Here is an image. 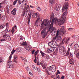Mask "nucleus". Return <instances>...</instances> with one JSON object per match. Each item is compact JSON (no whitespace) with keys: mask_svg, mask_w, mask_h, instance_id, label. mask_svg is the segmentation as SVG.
<instances>
[{"mask_svg":"<svg viewBox=\"0 0 79 79\" xmlns=\"http://www.w3.org/2000/svg\"><path fill=\"white\" fill-rule=\"evenodd\" d=\"M18 0H15L14 2H13V5H16V3H17V2Z\"/></svg>","mask_w":79,"mask_h":79,"instance_id":"33","label":"nucleus"},{"mask_svg":"<svg viewBox=\"0 0 79 79\" xmlns=\"http://www.w3.org/2000/svg\"><path fill=\"white\" fill-rule=\"evenodd\" d=\"M70 55L71 57H73V53L70 52Z\"/></svg>","mask_w":79,"mask_h":79,"instance_id":"54","label":"nucleus"},{"mask_svg":"<svg viewBox=\"0 0 79 79\" xmlns=\"http://www.w3.org/2000/svg\"><path fill=\"white\" fill-rule=\"evenodd\" d=\"M37 71H38L39 73H40V69L38 68V69H37Z\"/></svg>","mask_w":79,"mask_h":79,"instance_id":"56","label":"nucleus"},{"mask_svg":"<svg viewBox=\"0 0 79 79\" xmlns=\"http://www.w3.org/2000/svg\"><path fill=\"white\" fill-rule=\"evenodd\" d=\"M59 33V30H58L57 32L56 35V36H58V33Z\"/></svg>","mask_w":79,"mask_h":79,"instance_id":"52","label":"nucleus"},{"mask_svg":"<svg viewBox=\"0 0 79 79\" xmlns=\"http://www.w3.org/2000/svg\"><path fill=\"white\" fill-rule=\"evenodd\" d=\"M40 53L41 54V55L43 58H45V56H46V55L44 52H42V51H40Z\"/></svg>","mask_w":79,"mask_h":79,"instance_id":"18","label":"nucleus"},{"mask_svg":"<svg viewBox=\"0 0 79 79\" xmlns=\"http://www.w3.org/2000/svg\"><path fill=\"white\" fill-rule=\"evenodd\" d=\"M29 11H30V12H31V14H32V13H34V11L32 10H29Z\"/></svg>","mask_w":79,"mask_h":79,"instance_id":"47","label":"nucleus"},{"mask_svg":"<svg viewBox=\"0 0 79 79\" xmlns=\"http://www.w3.org/2000/svg\"><path fill=\"white\" fill-rule=\"evenodd\" d=\"M54 53L55 54V55H57V53H58V52L55 51V52H54Z\"/></svg>","mask_w":79,"mask_h":79,"instance_id":"59","label":"nucleus"},{"mask_svg":"<svg viewBox=\"0 0 79 79\" xmlns=\"http://www.w3.org/2000/svg\"><path fill=\"white\" fill-rule=\"evenodd\" d=\"M5 27V25H0V29H3L4 27Z\"/></svg>","mask_w":79,"mask_h":79,"instance_id":"27","label":"nucleus"},{"mask_svg":"<svg viewBox=\"0 0 79 79\" xmlns=\"http://www.w3.org/2000/svg\"><path fill=\"white\" fill-rule=\"evenodd\" d=\"M11 32L12 34H13V33H14V32H15V29H14V28H13L12 29Z\"/></svg>","mask_w":79,"mask_h":79,"instance_id":"36","label":"nucleus"},{"mask_svg":"<svg viewBox=\"0 0 79 79\" xmlns=\"http://www.w3.org/2000/svg\"><path fill=\"white\" fill-rule=\"evenodd\" d=\"M58 48H56V52H58Z\"/></svg>","mask_w":79,"mask_h":79,"instance_id":"62","label":"nucleus"},{"mask_svg":"<svg viewBox=\"0 0 79 79\" xmlns=\"http://www.w3.org/2000/svg\"><path fill=\"white\" fill-rule=\"evenodd\" d=\"M65 38H64V39H63V40H62V43H63V44H64V42H65Z\"/></svg>","mask_w":79,"mask_h":79,"instance_id":"51","label":"nucleus"},{"mask_svg":"<svg viewBox=\"0 0 79 79\" xmlns=\"http://www.w3.org/2000/svg\"><path fill=\"white\" fill-rule=\"evenodd\" d=\"M37 10H38V11H40L41 10L40 7H37Z\"/></svg>","mask_w":79,"mask_h":79,"instance_id":"46","label":"nucleus"},{"mask_svg":"<svg viewBox=\"0 0 79 79\" xmlns=\"http://www.w3.org/2000/svg\"><path fill=\"white\" fill-rule=\"evenodd\" d=\"M56 39V37H55L53 40H52V42H56L55 41Z\"/></svg>","mask_w":79,"mask_h":79,"instance_id":"42","label":"nucleus"},{"mask_svg":"<svg viewBox=\"0 0 79 79\" xmlns=\"http://www.w3.org/2000/svg\"><path fill=\"white\" fill-rule=\"evenodd\" d=\"M61 79H64V76H62L61 78Z\"/></svg>","mask_w":79,"mask_h":79,"instance_id":"57","label":"nucleus"},{"mask_svg":"<svg viewBox=\"0 0 79 79\" xmlns=\"http://www.w3.org/2000/svg\"><path fill=\"white\" fill-rule=\"evenodd\" d=\"M5 31L6 32V33L7 32H10V30L8 31V28H6V30H5Z\"/></svg>","mask_w":79,"mask_h":79,"instance_id":"49","label":"nucleus"},{"mask_svg":"<svg viewBox=\"0 0 79 79\" xmlns=\"http://www.w3.org/2000/svg\"><path fill=\"white\" fill-rule=\"evenodd\" d=\"M70 64H74V60H73V58H72L71 59H70Z\"/></svg>","mask_w":79,"mask_h":79,"instance_id":"19","label":"nucleus"},{"mask_svg":"<svg viewBox=\"0 0 79 79\" xmlns=\"http://www.w3.org/2000/svg\"><path fill=\"white\" fill-rule=\"evenodd\" d=\"M23 61H27V60H26V59L25 58H24V59H23Z\"/></svg>","mask_w":79,"mask_h":79,"instance_id":"64","label":"nucleus"},{"mask_svg":"<svg viewBox=\"0 0 79 79\" xmlns=\"http://www.w3.org/2000/svg\"><path fill=\"white\" fill-rule=\"evenodd\" d=\"M57 36V37L56 40V41H57V42H60V41H61V40H62V38L60 36L58 35Z\"/></svg>","mask_w":79,"mask_h":79,"instance_id":"16","label":"nucleus"},{"mask_svg":"<svg viewBox=\"0 0 79 79\" xmlns=\"http://www.w3.org/2000/svg\"><path fill=\"white\" fill-rule=\"evenodd\" d=\"M26 69L28 71H30V69L28 68V67H26Z\"/></svg>","mask_w":79,"mask_h":79,"instance_id":"39","label":"nucleus"},{"mask_svg":"<svg viewBox=\"0 0 79 79\" xmlns=\"http://www.w3.org/2000/svg\"><path fill=\"white\" fill-rule=\"evenodd\" d=\"M40 19V17H38V18H37V20H36V21H39Z\"/></svg>","mask_w":79,"mask_h":79,"instance_id":"60","label":"nucleus"},{"mask_svg":"<svg viewBox=\"0 0 79 79\" xmlns=\"http://www.w3.org/2000/svg\"><path fill=\"white\" fill-rule=\"evenodd\" d=\"M76 56L77 58L78 59H79V52L77 53Z\"/></svg>","mask_w":79,"mask_h":79,"instance_id":"35","label":"nucleus"},{"mask_svg":"<svg viewBox=\"0 0 79 79\" xmlns=\"http://www.w3.org/2000/svg\"><path fill=\"white\" fill-rule=\"evenodd\" d=\"M35 52V50L32 51H31V52H32L31 54H32V55H34V53Z\"/></svg>","mask_w":79,"mask_h":79,"instance_id":"53","label":"nucleus"},{"mask_svg":"<svg viewBox=\"0 0 79 79\" xmlns=\"http://www.w3.org/2000/svg\"><path fill=\"white\" fill-rule=\"evenodd\" d=\"M70 48H69L68 49V50L66 53L64 55V57H67L69 55V52H70Z\"/></svg>","mask_w":79,"mask_h":79,"instance_id":"9","label":"nucleus"},{"mask_svg":"<svg viewBox=\"0 0 79 79\" xmlns=\"http://www.w3.org/2000/svg\"><path fill=\"white\" fill-rule=\"evenodd\" d=\"M17 57H18L17 56H16V55L14 56V62H15V63H17Z\"/></svg>","mask_w":79,"mask_h":79,"instance_id":"20","label":"nucleus"},{"mask_svg":"<svg viewBox=\"0 0 79 79\" xmlns=\"http://www.w3.org/2000/svg\"><path fill=\"white\" fill-rule=\"evenodd\" d=\"M15 52H16V50H15V49H13L12 52H11V53H12V54H13V53H14Z\"/></svg>","mask_w":79,"mask_h":79,"instance_id":"38","label":"nucleus"},{"mask_svg":"<svg viewBox=\"0 0 79 79\" xmlns=\"http://www.w3.org/2000/svg\"><path fill=\"white\" fill-rule=\"evenodd\" d=\"M65 32H66V31L64 28V26H63L60 30V35H63L65 34Z\"/></svg>","mask_w":79,"mask_h":79,"instance_id":"6","label":"nucleus"},{"mask_svg":"<svg viewBox=\"0 0 79 79\" xmlns=\"http://www.w3.org/2000/svg\"><path fill=\"white\" fill-rule=\"evenodd\" d=\"M65 50L64 47L63 46H60L59 47V51L60 50Z\"/></svg>","mask_w":79,"mask_h":79,"instance_id":"17","label":"nucleus"},{"mask_svg":"<svg viewBox=\"0 0 79 79\" xmlns=\"http://www.w3.org/2000/svg\"><path fill=\"white\" fill-rule=\"evenodd\" d=\"M28 10L26 9V11L23 12L22 16H25V17H28L29 15V14L28 13Z\"/></svg>","mask_w":79,"mask_h":79,"instance_id":"7","label":"nucleus"},{"mask_svg":"<svg viewBox=\"0 0 79 79\" xmlns=\"http://www.w3.org/2000/svg\"><path fill=\"white\" fill-rule=\"evenodd\" d=\"M29 13H30L29 15V17L28 18V24H29V23H30V20H31V15H32V13H31L30 11H29Z\"/></svg>","mask_w":79,"mask_h":79,"instance_id":"15","label":"nucleus"},{"mask_svg":"<svg viewBox=\"0 0 79 79\" xmlns=\"http://www.w3.org/2000/svg\"><path fill=\"white\" fill-rule=\"evenodd\" d=\"M68 9V2H65L64 4V6L63 7L62 12H64L65 10H67V9ZM67 13H68V11H67V10H66L63 13V14L62 16V20H61L60 19L58 20L57 18H54V15L53 13L51 14V15L50 20L48 22V23L50 24L52 20L51 23L50 25V27L49 28L50 30H52L53 31L54 29H55V27H54V29H53V23L55 21V22H57L59 26H61V25L63 24V20H64L66 19V15H67Z\"/></svg>","mask_w":79,"mask_h":79,"instance_id":"1","label":"nucleus"},{"mask_svg":"<svg viewBox=\"0 0 79 79\" xmlns=\"http://www.w3.org/2000/svg\"><path fill=\"white\" fill-rule=\"evenodd\" d=\"M35 59L34 60V62L35 63H36V60H37V57H35Z\"/></svg>","mask_w":79,"mask_h":79,"instance_id":"40","label":"nucleus"},{"mask_svg":"<svg viewBox=\"0 0 79 79\" xmlns=\"http://www.w3.org/2000/svg\"><path fill=\"white\" fill-rule=\"evenodd\" d=\"M48 45L49 47H51L53 48H56V42L52 41L48 43Z\"/></svg>","mask_w":79,"mask_h":79,"instance_id":"3","label":"nucleus"},{"mask_svg":"<svg viewBox=\"0 0 79 79\" xmlns=\"http://www.w3.org/2000/svg\"><path fill=\"white\" fill-rule=\"evenodd\" d=\"M46 73L48 74V75H51V73H50L47 69H46L45 70Z\"/></svg>","mask_w":79,"mask_h":79,"instance_id":"30","label":"nucleus"},{"mask_svg":"<svg viewBox=\"0 0 79 79\" xmlns=\"http://www.w3.org/2000/svg\"><path fill=\"white\" fill-rule=\"evenodd\" d=\"M48 69L50 71H52V72L54 73V72H55L56 69L55 66V65H52L48 68Z\"/></svg>","mask_w":79,"mask_h":79,"instance_id":"4","label":"nucleus"},{"mask_svg":"<svg viewBox=\"0 0 79 79\" xmlns=\"http://www.w3.org/2000/svg\"><path fill=\"white\" fill-rule=\"evenodd\" d=\"M5 15H4L3 16H2V17L1 18V19H2V21H5Z\"/></svg>","mask_w":79,"mask_h":79,"instance_id":"29","label":"nucleus"},{"mask_svg":"<svg viewBox=\"0 0 79 79\" xmlns=\"http://www.w3.org/2000/svg\"><path fill=\"white\" fill-rule=\"evenodd\" d=\"M74 47L75 48H77V47H79V46L78 45V44H76L74 46Z\"/></svg>","mask_w":79,"mask_h":79,"instance_id":"45","label":"nucleus"},{"mask_svg":"<svg viewBox=\"0 0 79 79\" xmlns=\"http://www.w3.org/2000/svg\"><path fill=\"white\" fill-rule=\"evenodd\" d=\"M21 45L22 46H24V47H25L26 45H27V43H26V41L23 42L21 43Z\"/></svg>","mask_w":79,"mask_h":79,"instance_id":"21","label":"nucleus"},{"mask_svg":"<svg viewBox=\"0 0 79 79\" xmlns=\"http://www.w3.org/2000/svg\"><path fill=\"white\" fill-rule=\"evenodd\" d=\"M41 32V34L43 35V38L44 39L46 37V35H47V30H46V29H44Z\"/></svg>","mask_w":79,"mask_h":79,"instance_id":"5","label":"nucleus"},{"mask_svg":"<svg viewBox=\"0 0 79 79\" xmlns=\"http://www.w3.org/2000/svg\"><path fill=\"white\" fill-rule=\"evenodd\" d=\"M49 5L51 6H53L55 4V0H49Z\"/></svg>","mask_w":79,"mask_h":79,"instance_id":"13","label":"nucleus"},{"mask_svg":"<svg viewBox=\"0 0 79 79\" xmlns=\"http://www.w3.org/2000/svg\"><path fill=\"white\" fill-rule=\"evenodd\" d=\"M12 57V54H11L9 57L8 61L7 62V68H13V62L11 61V58Z\"/></svg>","mask_w":79,"mask_h":79,"instance_id":"2","label":"nucleus"},{"mask_svg":"<svg viewBox=\"0 0 79 79\" xmlns=\"http://www.w3.org/2000/svg\"><path fill=\"white\" fill-rule=\"evenodd\" d=\"M32 67L34 69H35V70H37V69H38L37 68L34 66V65H32Z\"/></svg>","mask_w":79,"mask_h":79,"instance_id":"34","label":"nucleus"},{"mask_svg":"<svg viewBox=\"0 0 79 79\" xmlns=\"http://www.w3.org/2000/svg\"><path fill=\"white\" fill-rule=\"evenodd\" d=\"M38 16H39V14L38 13H34L32 15V17L33 18H37Z\"/></svg>","mask_w":79,"mask_h":79,"instance_id":"12","label":"nucleus"},{"mask_svg":"<svg viewBox=\"0 0 79 79\" xmlns=\"http://www.w3.org/2000/svg\"><path fill=\"white\" fill-rule=\"evenodd\" d=\"M16 11H17V9L16 8L13 9L12 10L11 12V13L12 15H16Z\"/></svg>","mask_w":79,"mask_h":79,"instance_id":"14","label":"nucleus"},{"mask_svg":"<svg viewBox=\"0 0 79 79\" xmlns=\"http://www.w3.org/2000/svg\"><path fill=\"white\" fill-rule=\"evenodd\" d=\"M55 49L53 48L52 47L50 48H47V51L48 52V53H50V52H53L54 51Z\"/></svg>","mask_w":79,"mask_h":79,"instance_id":"10","label":"nucleus"},{"mask_svg":"<svg viewBox=\"0 0 79 79\" xmlns=\"http://www.w3.org/2000/svg\"><path fill=\"white\" fill-rule=\"evenodd\" d=\"M8 35H4L3 36V39H4L5 40L6 39V38H7Z\"/></svg>","mask_w":79,"mask_h":79,"instance_id":"28","label":"nucleus"},{"mask_svg":"<svg viewBox=\"0 0 79 79\" xmlns=\"http://www.w3.org/2000/svg\"><path fill=\"white\" fill-rule=\"evenodd\" d=\"M3 61V59L2 58L0 57V63H1Z\"/></svg>","mask_w":79,"mask_h":79,"instance_id":"37","label":"nucleus"},{"mask_svg":"<svg viewBox=\"0 0 79 79\" xmlns=\"http://www.w3.org/2000/svg\"><path fill=\"white\" fill-rule=\"evenodd\" d=\"M41 26L42 27H44V26H46V24H44V22L43 21L42 22V23L41 24Z\"/></svg>","mask_w":79,"mask_h":79,"instance_id":"31","label":"nucleus"},{"mask_svg":"<svg viewBox=\"0 0 79 79\" xmlns=\"http://www.w3.org/2000/svg\"><path fill=\"white\" fill-rule=\"evenodd\" d=\"M56 11H59L60 10V7L58 6V5L56 6Z\"/></svg>","mask_w":79,"mask_h":79,"instance_id":"23","label":"nucleus"},{"mask_svg":"<svg viewBox=\"0 0 79 79\" xmlns=\"http://www.w3.org/2000/svg\"><path fill=\"white\" fill-rule=\"evenodd\" d=\"M17 52H20V50L19 48H18L16 50Z\"/></svg>","mask_w":79,"mask_h":79,"instance_id":"48","label":"nucleus"},{"mask_svg":"<svg viewBox=\"0 0 79 79\" xmlns=\"http://www.w3.org/2000/svg\"><path fill=\"white\" fill-rule=\"evenodd\" d=\"M45 57L47 60H48L50 59V56H48V55H46Z\"/></svg>","mask_w":79,"mask_h":79,"instance_id":"32","label":"nucleus"},{"mask_svg":"<svg viewBox=\"0 0 79 79\" xmlns=\"http://www.w3.org/2000/svg\"><path fill=\"white\" fill-rule=\"evenodd\" d=\"M23 37L22 36H20V40H23Z\"/></svg>","mask_w":79,"mask_h":79,"instance_id":"58","label":"nucleus"},{"mask_svg":"<svg viewBox=\"0 0 79 79\" xmlns=\"http://www.w3.org/2000/svg\"><path fill=\"white\" fill-rule=\"evenodd\" d=\"M56 78H57V79H60V76L59 75H58V76Z\"/></svg>","mask_w":79,"mask_h":79,"instance_id":"61","label":"nucleus"},{"mask_svg":"<svg viewBox=\"0 0 79 79\" xmlns=\"http://www.w3.org/2000/svg\"><path fill=\"white\" fill-rule=\"evenodd\" d=\"M3 6V3H0V8H2Z\"/></svg>","mask_w":79,"mask_h":79,"instance_id":"44","label":"nucleus"},{"mask_svg":"<svg viewBox=\"0 0 79 79\" xmlns=\"http://www.w3.org/2000/svg\"><path fill=\"white\" fill-rule=\"evenodd\" d=\"M6 40H11V38L10 36V35H7V38H6Z\"/></svg>","mask_w":79,"mask_h":79,"instance_id":"24","label":"nucleus"},{"mask_svg":"<svg viewBox=\"0 0 79 79\" xmlns=\"http://www.w3.org/2000/svg\"><path fill=\"white\" fill-rule=\"evenodd\" d=\"M57 74H60V72L59 70H57Z\"/></svg>","mask_w":79,"mask_h":79,"instance_id":"50","label":"nucleus"},{"mask_svg":"<svg viewBox=\"0 0 79 79\" xmlns=\"http://www.w3.org/2000/svg\"><path fill=\"white\" fill-rule=\"evenodd\" d=\"M39 52V50H38L36 52H35V57H36V56H37V55L38 54Z\"/></svg>","mask_w":79,"mask_h":79,"instance_id":"26","label":"nucleus"},{"mask_svg":"<svg viewBox=\"0 0 79 79\" xmlns=\"http://www.w3.org/2000/svg\"><path fill=\"white\" fill-rule=\"evenodd\" d=\"M70 39L69 38H68L66 39V40H67V41H69V40H70Z\"/></svg>","mask_w":79,"mask_h":79,"instance_id":"63","label":"nucleus"},{"mask_svg":"<svg viewBox=\"0 0 79 79\" xmlns=\"http://www.w3.org/2000/svg\"><path fill=\"white\" fill-rule=\"evenodd\" d=\"M24 47L26 50H29V48H30L29 47V46L27 45H27L24 46Z\"/></svg>","mask_w":79,"mask_h":79,"instance_id":"22","label":"nucleus"},{"mask_svg":"<svg viewBox=\"0 0 79 79\" xmlns=\"http://www.w3.org/2000/svg\"><path fill=\"white\" fill-rule=\"evenodd\" d=\"M59 52L61 55H64L66 53V50L65 49L59 51Z\"/></svg>","mask_w":79,"mask_h":79,"instance_id":"11","label":"nucleus"},{"mask_svg":"<svg viewBox=\"0 0 79 79\" xmlns=\"http://www.w3.org/2000/svg\"><path fill=\"white\" fill-rule=\"evenodd\" d=\"M40 64L42 66V67L44 69H45V68H46V67H47V64L45 63L44 61L42 60L41 61Z\"/></svg>","mask_w":79,"mask_h":79,"instance_id":"8","label":"nucleus"},{"mask_svg":"<svg viewBox=\"0 0 79 79\" xmlns=\"http://www.w3.org/2000/svg\"><path fill=\"white\" fill-rule=\"evenodd\" d=\"M6 27H7V28H9V27L8 26V23H7L6 24Z\"/></svg>","mask_w":79,"mask_h":79,"instance_id":"43","label":"nucleus"},{"mask_svg":"<svg viewBox=\"0 0 79 79\" xmlns=\"http://www.w3.org/2000/svg\"><path fill=\"white\" fill-rule=\"evenodd\" d=\"M73 28H69L68 29V30H69V31H71L72 30H73Z\"/></svg>","mask_w":79,"mask_h":79,"instance_id":"55","label":"nucleus"},{"mask_svg":"<svg viewBox=\"0 0 79 79\" xmlns=\"http://www.w3.org/2000/svg\"><path fill=\"white\" fill-rule=\"evenodd\" d=\"M24 0H19L18 2L19 4H21L22 3L24 2Z\"/></svg>","mask_w":79,"mask_h":79,"instance_id":"25","label":"nucleus"},{"mask_svg":"<svg viewBox=\"0 0 79 79\" xmlns=\"http://www.w3.org/2000/svg\"><path fill=\"white\" fill-rule=\"evenodd\" d=\"M6 40L5 39H1L0 40V42H4V41H5Z\"/></svg>","mask_w":79,"mask_h":79,"instance_id":"41","label":"nucleus"}]
</instances>
